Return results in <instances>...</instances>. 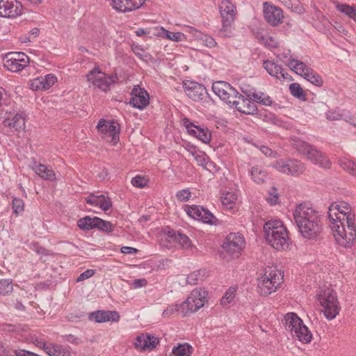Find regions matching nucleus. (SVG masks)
I'll list each match as a JSON object with an SVG mask.
<instances>
[{
  "label": "nucleus",
  "mask_w": 356,
  "mask_h": 356,
  "mask_svg": "<svg viewBox=\"0 0 356 356\" xmlns=\"http://www.w3.org/2000/svg\"><path fill=\"white\" fill-rule=\"evenodd\" d=\"M290 333L293 338H296L300 341L306 343L310 342L312 337L311 332L309 330L307 327L305 325L302 320L301 323L297 325L293 330V332Z\"/></svg>",
  "instance_id": "cd10ccee"
},
{
  "label": "nucleus",
  "mask_w": 356,
  "mask_h": 356,
  "mask_svg": "<svg viewBox=\"0 0 356 356\" xmlns=\"http://www.w3.org/2000/svg\"><path fill=\"white\" fill-rule=\"evenodd\" d=\"M145 0H112L113 8L120 12H129L140 8Z\"/></svg>",
  "instance_id": "5701e85b"
},
{
  "label": "nucleus",
  "mask_w": 356,
  "mask_h": 356,
  "mask_svg": "<svg viewBox=\"0 0 356 356\" xmlns=\"http://www.w3.org/2000/svg\"><path fill=\"white\" fill-rule=\"evenodd\" d=\"M212 90L220 99L232 106L239 94L234 88L225 81H216L213 83Z\"/></svg>",
  "instance_id": "1a4fd4ad"
},
{
  "label": "nucleus",
  "mask_w": 356,
  "mask_h": 356,
  "mask_svg": "<svg viewBox=\"0 0 356 356\" xmlns=\"http://www.w3.org/2000/svg\"><path fill=\"white\" fill-rule=\"evenodd\" d=\"M159 339L149 334H141L136 338L134 345L136 348L143 350L154 349L159 343Z\"/></svg>",
  "instance_id": "393cba45"
},
{
  "label": "nucleus",
  "mask_w": 356,
  "mask_h": 356,
  "mask_svg": "<svg viewBox=\"0 0 356 356\" xmlns=\"http://www.w3.org/2000/svg\"><path fill=\"white\" fill-rule=\"evenodd\" d=\"M183 123L190 135L197 138L206 144L211 141V132L207 127L202 128L200 126L195 125L186 118L183 119Z\"/></svg>",
  "instance_id": "dca6fc26"
},
{
  "label": "nucleus",
  "mask_w": 356,
  "mask_h": 356,
  "mask_svg": "<svg viewBox=\"0 0 356 356\" xmlns=\"http://www.w3.org/2000/svg\"><path fill=\"white\" fill-rule=\"evenodd\" d=\"M252 100L249 97L245 98L242 95L238 94L232 106L241 113L254 115L257 112V106Z\"/></svg>",
  "instance_id": "aec40b11"
},
{
  "label": "nucleus",
  "mask_w": 356,
  "mask_h": 356,
  "mask_svg": "<svg viewBox=\"0 0 356 356\" xmlns=\"http://www.w3.org/2000/svg\"><path fill=\"white\" fill-rule=\"evenodd\" d=\"M298 151L305 155L314 164L318 165L323 168H330L331 162L320 151L317 150L314 146L305 142H301L297 145Z\"/></svg>",
  "instance_id": "0eeeda50"
},
{
  "label": "nucleus",
  "mask_w": 356,
  "mask_h": 356,
  "mask_svg": "<svg viewBox=\"0 0 356 356\" xmlns=\"http://www.w3.org/2000/svg\"><path fill=\"white\" fill-rule=\"evenodd\" d=\"M204 296L197 289L192 291L187 299L181 304L168 306L163 312V316H170L175 313L181 314L183 316L188 313L197 312L203 307L204 302Z\"/></svg>",
  "instance_id": "20e7f679"
},
{
  "label": "nucleus",
  "mask_w": 356,
  "mask_h": 356,
  "mask_svg": "<svg viewBox=\"0 0 356 356\" xmlns=\"http://www.w3.org/2000/svg\"><path fill=\"white\" fill-rule=\"evenodd\" d=\"M327 218L337 243L345 248L356 243L355 214L346 202H333L329 207Z\"/></svg>",
  "instance_id": "f257e3e1"
},
{
  "label": "nucleus",
  "mask_w": 356,
  "mask_h": 356,
  "mask_svg": "<svg viewBox=\"0 0 356 356\" xmlns=\"http://www.w3.org/2000/svg\"><path fill=\"white\" fill-rule=\"evenodd\" d=\"M3 124L5 127L10 129L11 132H19L25 128V118L22 113H17L10 118H6L3 120Z\"/></svg>",
  "instance_id": "b1692460"
},
{
  "label": "nucleus",
  "mask_w": 356,
  "mask_h": 356,
  "mask_svg": "<svg viewBox=\"0 0 356 356\" xmlns=\"http://www.w3.org/2000/svg\"><path fill=\"white\" fill-rule=\"evenodd\" d=\"M137 252H138L137 249H136L134 248H131V247L123 246L121 248V252H122L124 254H133L136 253Z\"/></svg>",
  "instance_id": "338daca9"
},
{
  "label": "nucleus",
  "mask_w": 356,
  "mask_h": 356,
  "mask_svg": "<svg viewBox=\"0 0 356 356\" xmlns=\"http://www.w3.org/2000/svg\"><path fill=\"white\" fill-rule=\"evenodd\" d=\"M96 224V221L95 218H90L89 216H86L83 218H81L77 222L78 227L82 230H90L95 228V225Z\"/></svg>",
  "instance_id": "4c0bfd02"
},
{
  "label": "nucleus",
  "mask_w": 356,
  "mask_h": 356,
  "mask_svg": "<svg viewBox=\"0 0 356 356\" xmlns=\"http://www.w3.org/2000/svg\"><path fill=\"white\" fill-rule=\"evenodd\" d=\"M29 58L23 52H10L6 54L3 66L13 72H18L28 65Z\"/></svg>",
  "instance_id": "9b49d317"
},
{
  "label": "nucleus",
  "mask_w": 356,
  "mask_h": 356,
  "mask_svg": "<svg viewBox=\"0 0 356 356\" xmlns=\"http://www.w3.org/2000/svg\"><path fill=\"white\" fill-rule=\"evenodd\" d=\"M95 220L96 221L95 228L106 232H111L113 230V225L111 222L104 220L98 217H95Z\"/></svg>",
  "instance_id": "37998d69"
},
{
  "label": "nucleus",
  "mask_w": 356,
  "mask_h": 356,
  "mask_svg": "<svg viewBox=\"0 0 356 356\" xmlns=\"http://www.w3.org/2000/svg\"><path fill=\"white\" fill-rule=\"evenodd\" d=\"M40 80H42V85L43 87L42 88L45 90L50 88L56 83L57 78L52 74H48L44 76H41Z\"/></svg>",
  "instance_id": "49530a36"
},
{
  "label": "nucleus",
  "mask_w": 356,
  "mask_h": 356,
  "mask_svg": "<svg viewBox=\"0 0 356 356\" xmlns=\"http://www.w3.org/2000/svg\"><path fill=\"white\" fill-rule=\"evenodd\" d=\"M184 90L187 96L195 102L202 100L207 93L206 88L196 82L185 83Z\"/></svg>",
  "instance_id": "412c9836"
},
{
  "label": "nucleus",
  "mask_w": 356,
  "mask_h": 356,
  "mask_svg": "<svg viewBox=\"0 0 356 356\" xmlns=\"http://www.w3.org/2000/svg\"><path fill=\"white\" fill-rule=\"evenodd\" d=\"M42 81V80H40V76L31 80L30 82V88L33 90H44V89L42 88V87H43Z\"/></svg>",
  "instance_id": "4d7b16f0"
},
{
  "label": "nucleus",
  "mask_w": 356,
  "mask_h": 356,
  "mask_svg": "<svg viewBox=\"0 0 356 356\" xmlns=\"http://www.w3.org/2000/svg\"><path fill=\"white\" fill-rule=\"evenodd\" d=\"M237 199V195L227 193L224 197H222V204L226 209L232 210L234 207L235 202Z\"/></svg>",
  "instance_id": "ea45409f"
},
{
  "label": "nucleus",
  "mask_w": 356,
  "mask_h": 356,
  "mask_svg": "<svg viewBox=\"0 0 356 356\" xmlns=\"http://www.w3.org/2000/svg\"><path fill=\"white\" fill-rule=\"evenodd\" d=\"M55 345L56 344L54 343L47 344L45 349L44 350V352L49 356H56Z\"/></svg>",
  "instance_id": "0e129e2a"
},
{
  "label": "nucleus",
  "mask_w": 356,
  "mask_h": 356,
  "mask_svg": "<svg viewBox=\"0 0 356 356\" xmlns=\"http://www.w3.org/2000/svg\"><path fill=\"white\" fill-rule=\"evenodd\" d=\"M344 115L337 111H329L326 113V118L329 120H339L343 118Z\"/></svg>",
  "instance_id": "5fc2aeb1"
},
{
  "label": "nucleus",
  "mask_w": 356,
  "mask_h": 356,
  "mask_svg": "<svg viewBox=\"0 0 356 356\" xmlns=\"http://www.w3.org/2000/svg\"><path fill=\"white\" fill-rule=\"evenodd\" d=\"M87 79L93 83L94 86H97L99 88L104 91L108 90V79L106 75L101 72L99 68H94L90 70L87 76Z\"/></svg>",
  "instance_id": "4be33fe9"
},
{
  "label": "nucleus",
  "mask_w": 356,
  "mask_h": 356,
  "mask_svg": "<svg viewBox=\"0 0 356 356\" xmlns=\"http://www.w3.org/2000/svg\"><path fill=\"white\" fill-rule=\"evenodd\" d=\"M88 319L99 323L108 321L118 322L120 320V315L116 311L97 310L89 314Z\"/></svg>",
  "instance_id": "6ab92c4d"
},
{
  "label": "nucleus",
  "mask_w": 356,
  "mask_h": 356,
  "mask_svg": "<svg viewBox=\"0 0 356 356\" xmlns=\"http://www.w3.org/2000/svg\"><path fill=\"white\" fill-rule=\"evenodd\" d=\"M318 300L324 309V314L328 320L336 317L340 311L337 293L330 287H323L318 295Z\"/></svg>",
  "instance_id": "39448f33"
},
{
  "label": "nucleus",
  "mask_w": 356,
  "mask_h": 356,
  "mask_svg": "<svg viewBox=\"0 0 356 356\" xmlns=\"http://www.w3.org/2000/svg\"><path fill=\"white\" fill-rule=\"evenodd\" d=\"M236 7L229 0H223L219 6V11L222 17V28L226 31L235 18Z\"/></svg>",
  "instance_id": "a211bd4d"
},
{
  "label": "nucleus",
  "mask_w": 356,
  "mask_h": 356,
  "mask_svg": "<svg viewBox=\"0 0 356 356\" xmlns=\"http://www.w3.org/2000/svg\"><path fill=\"white\" fill-rule=\"evenodd\" d=\"M33 250L34 251H35L38 254H42V255H49L50 254V252L49 250L44 248L42 246H40L37 243H34L33 244Z\"/></svg>",
  "instance_id": "e2e57ef3"
},
{
  "label": "nucleus",
  "mask_w": 356,
  "mask_h": 356,
  "mask_svg": "<svg viewBox=\"0 0 356 356\" xmlns=\"http://www.w3.org/2000/svg\"><path fill=\"white\" fill-rule=\"evenodd\" d=\"M245 246V239L239 233H230L223 244V248L233 258L238 257Z\"/></svg>",
  "instance_id": "f8f14e48"
},
{
  "label": "nucleus",
  "mask_w": 356,
  "mask_h": 356,
  "mask_svg": "<svg viewBox=\"0 0 356 356\" xmlns=\"http://www.w3.org/2000/svg\"><path fill=\"white\" fill-rule=\"evenodd\" d=\"M22 5L17 0H0V17H16L22 14Z\"/></svg>",
  "instance_id": "f3484780"
},
{
  "label": "nucleus",
  "mask_w": 356,
  "mask_h": 356,
  "mask_svg": "<svg viewBox=\"0 0 356 356\" xmlns=\"http://www.w3.org/2000/svg\"><path fill=\"white\" fill-rule=\"evenodd\" d=\"M336 7L337 10L344 13L350 18L355 19L356 17V9L353 6H350L348 4L338 3Z\"/></svg>",
  "instance_id": "a18cd8bd"
},
{
  "label": "nucleus",
  "mask_w": 356,
  "mask_h": 356,
  "mask_svg": "<svg viewBox=\"0 0 356 356\" xmlns=\"http://www.w3.org/2000/svg\"><path fill=\"white\" fill-rule=\"evenodd\" d=\"M56 356H70V352L63 346L55 345Z\"/></svg>",
  "instance_id": "bf43d9fd"
},
{
  "label": "nucleus",
  "mask_w": 356,
  "mask_h": 356,
  "mask_svg": "<svg viewBox=\"0 0 356 356\" xmlns=\"http://www.w3.org/2000/svg\"><path fill=\"white\" fill-rule=\"evenodd\" d=\"M266 95L263 92H252L248 95V97L252 99L254 102L260 103V100L264 98Z\"/></svg>",
  "instance_id": "052dcab7"
},
{
  "label": "nucleus",
  "mask_w": 356,
  "mask_h": 356,
  "mask_svg": "<svg viewBox=\"0 0 356 356\" xmlns=\"http://www.w3.org/2000/svg\"><path fill=\"white\" fill-rule=\"evenodd\" d=\"M88 204L92 206L99 207L103 211H108L112 207V202L111 198L106 197L104 195H95L91 193L88 197L86 198Z\"/></svg>",
  "instance_id": "a878e982"
},
{
  "label": "nucleus",
  "mask_w": 356,
  "mask_h": 356,
  "mask_svg": "<svg viewBox=\"0 0 356 356\" xmlns=\"http://www.w3.org/2000/svg\"><path fill=\"white\" fill-rule=\"evenodd\" d=\"M163 232L170 239L178 243L183 248L188 249L191 246V241L189 238L180 232H176L174 229L167 227L163 229Z\"/></svg>",
  "instance_id": "bb28decb"
},
{
  "label": "nucleus",
  "mask_w": 356,
  "mask_h": 356,
  "mask_svg": "<svg viewBox=\"0 0 356 356\" xmlns=\"http://www.w3.org/2000/svg\"><path fill=\"white\" fill-rule=\"evenodd\" d=\"M12 208L15 214H21L24 210V202L23 200L19 197H14L12 202Z\"/></svg>",
  "instance_id": "09e8293b"
},
{
  "label": "nucleus",
  "mask_w": 356,
  "mask_h": 356,
  "mask_svg": "<svg viewBox=\"0 0 356 356\" xmlns=\"http://www.w3.org/2000/svg\"><path fill=\"white\" fill-rule=\"evenodd\" d=\"M97 129L104 139L113 145L119 142L120 127L113 120H99Z\"/></svg>",
  "instance_id": "6e6552de"
},
{
  "label": "nucleus",
  "mask_w": 356,
  "mask_h": 356,
  "mask_svg": "<svg viewBox=\"0 0 356 356\" xmlns=\"http://www.w3.org/2000/svg\"><path fill=\"white\" fill-rule=\"evenodd\" d=\"M13 290V280L11 279L0 280V295L7 296Z\"/></svg>",
  "instance_id": "79ce46f5"
},
{
  "label": "nucleus",
  "mask_w": 356,
  "mask_h": 356,
  "mask_svg": "<svg viewBox=\"0 0 356 356\" xmlns=\"http://www.w3.org/2000/svg\"><path fill=\"white\" fill-rule=\"evenodd\" d=\"M264 106H272L273 105V100L271 99L270 97L268 95H266L262 98V99L260 100V103Z\"/></svg>",
  "instance_id": "774afa93"
},
{
  "label": "nucleus",
  "mask_w": 356,
  "mask_h": 356,
  "mask_svg": "<svg viewBox=\"0 0 356 356\" xmlns=\"http://www.w3.org/2000/svg\"><path fill=\"white\" fill-rule=\"evenodd\" d=\"M95 270L88 269L79 275V276L76 279V282H82L85 280H87V279L92 277L95 275Z\"/></svg>",
  "instance_id": "13d9d810"
},
{
  "label": "nucleus",
  "mask_w": 356,
  "mask_h": 356,
  "mask_svg": "<svg viewBox=\"0 0 356 356\" xmlns=\"http://www.w3.org/2000/svg\"><path fill=\"white\" fill-rule=\"evenodd\" d=\"M263 65L270 76L280 79L279 76L280 72H282V67L280 65L269 60H264Z\"/></svg>",
  "instance_id": "f704fd0d"
},
{
  "label": "nucleus",
  "mask_w": 356,
  "mask_h": 356,
  "mask_svg": "<svg viewBox=\"0 0 356 356\" xmlns=\"http://www.w3.org/2000/svg\"><path fill=\"white\" fill-rule=\"evenodd\" d=\"M132 50L135 55L143 61L147 62L151 59V55L146 53L143 49L140 48L138 45L133 47Z\"/></svg>",
  "instance_id": "3c124183"
},
{
  "label": "nucleus",
  "mask_w": 356,
  "mask_h": 356,
  "mask_svg": "<svg viewBox=\"0 0 356 356\" xmlns=\"http://www.w3.org/2000/svg\"><path fill=\"white\" fill-rule=\"evenodd\" d=\"M293 218L299 232L305 238H316L323 230L318 212L306 204H300L296 207L293 212Z\"/></svg>",
  "instance_id": "f03ea898"
},
{
  "label": "nucleus",
  "mask_w": 356,
  "mask_h": 356,
  "mask_svg": "<svg viewBox=\"0 0 356 356\" xmlns=\"http://www.w3.org/2000/svg\"><path fill=\"white\" fill-rule=\"evenodd\" d=\"M289 66L291 67L292 70H293L296 74L305 77V74L307 72H309L311 70V67L306 65L303 62L299 61L296 59L290 60L289 63Z\"/></svg>",
  "instance_id": "473e14b6"
},
{
  "label": "nucleus",
  "mask_w": 356,
  "mask_h": 356,
  "mask_svg": "<svg viewBox=\"0 0 356 356\" xmlns=\"http://www.w3.org/2000/svg\"><path fill=\"white\" fill-rule=\"evenodd\" d=\"M339 164L345 170L356 177V164L353 161L343 158L339 160Z\"/></svg>",
  "instance_id": "c03bdc74"
},
{
  "label": "nucleus",
  "mask_w": 356,
  "mask_h": 356,
  "mask_svg": "<svg viewBox=\"0 0 356 356\" xmlns=\"http://www.w3.org/2000/svg\"><path fill=\"white\" fill-rule=\"evenodd\" d=\"M63 337L66 341L72 344L78 345L81 342L79 338L75 337L73 334H66L63 336Z\"/></svg>",
  "instance_id": "680f3d73"
},
{
  "label": "nucleus",
  "mask_w": 356,
  "mask_h": 356,
  "mask_svg": "<svg viewBox=\"0 0 356 356\" xmlns=\"http://www.w3.org/2000/svg\"><path fill=\"white\" fill-rule=\"evenodd\" d=\"M304 78L316 86H321L323 83L321 76L313 69H311L309 72H307Z\"/></svg>",
  "instance_id": "a19ab883"
},
{
  "label": "nucleus",
  "mask_w": 356,
  "mask_h": 356,
  "mask_svg": "<svg viewBox=\"0 0 356 356\" xmlns=\"http://www.w3.org/2000/svg\"><path fill=\"white\" fill-rule=\"evenodd\" d=\"M289 90L291 94L300 100H306V95L303 92L300 85L298 83H293L289 86Z\"/></svg>",
  "instance_id": "58836bf2"
},
{
  "label": "nucleus",
  "mask_w": 356,
  "mask_h": 356,
  "mask_svg": "<svg viewBox=\"0 0 356 356\" xmlns=\"http://www.w3.org/2000/svg\"><path fill=\"white\" fill-rule=\"evenodd\" d=\"M191 196V193L188 189H184L178 191L176 194L177 198L181 202L188 201Z\"/></svg>",
  "instance_id": "864d4df0"
},
{
  "label": "nucleus",
  "mask_w": 356,
  "mask_h": 356,
  "mask_svg": "<svg viewBox=\"0 0 356 356\" xmlns=\"http://www.w3.org/2000/svg\"><path fill=\"white\" fill-rule=\"evenodd\" d=\"M282 323L286 331L293 332L296 326L301 323V319L295 313H288L284 316Z\"/></svg>",
  "instance_id": "2f4dec72"
},
{
  "label": "nucleus",
  "mask_w": 356,
  "mask_h": 356,
  "mask_svg": "<svg viewBox=\"0 0 356 356\" xmlns=\"http://www.w3.org/2000/svg\"><path fill=\"white\" fill-rule=\"evenodd\" d=\"M271 165L280 172L291 175H298L305 170L300 161L293 159H280L272 163Z\"/></svg>",
  "instance_id": "9d476101"
},
{
  "label": "nucleus",
  "mask_w": 356,
  "mask_h": 356,
  "mask_svg": "<svg viewBox=\"0 0 356 356\" xmlns=\"http://www.w3.org/2000/svg\"><path fill=\"white\" fill-rule=\"evenodd\" d=\"M266 200L270 205H275L280 202L279 194L277 193L276 188H272V190L269 191L268 197Z\"/></svg>",
  "instance_id": "603ef678"
},
{
  "label": "nucleus",
  "mask_w": 356,
  "mask_h": 356,
  "mask_svg": "<svg viewBox=\"0 0 356 356\" xmlns=\"http://www.w3.org/2000/svg\"><path fill=\"white\" fill-rule=\"evenodd\" d=\"M37 175L45 180L54 181L56 179V175L53 170L48 168L44 164H36L33 168Z\"/></svg>",
  "instance_id": "7c9ffc66"
},
{
  "label": "nucleus",
  "mask_w": 356,
  "mask_h": 356,
  "mask_svg": "<svg viewBox=\"0 0 356 356\" xmlns=\"http://www.w3.org/2000/svg\"><path fill=\"white\" fill-rule=\"evenodd\" d=\"M207 271L205 269H201L194 271L188 275L186 282L191 285L197 284L199 281H203L206 277Z\"/></svg>",
  "instance_id": "c9c22d12"
},
{
  "label": "nucleus",
  "mask_w": 356,
  "mask_h": 356,
  "mask_svg": "<svg viewBox=\"0 0 356 356\" xmlns=\"http://www.w3.org/2000/svg\"><path fill=\"white\" fill-rule=\"evenodd\" d=\"M0 356H14L10 354L9 350L5 346L2 341L0 340Z\"/></svg>",
  "instance_id": "69168bd1"
},
{
  "label": "nucleus",
  "mask_w": 356,
  "mask_h": 356,
  "mask_svg": "<svg viewBox=\"0 0 356 356\" xmlns=\"http://www.w3.org/2000/svg\"><path fill=\"white\" fill-rule=\"evenodd\" d=\"M192 346L188 343L179 344L172 349V356H190L192 353Z\"/></svg>",
  "instance_id": "e433bc0d"
},
{
  "label": "nucleus",
  "mask_w": 356,
  "mask_h": 356,
  "mask_svg": "<svg viewBox=\"0 0 356 356\" xmlns=\"http://www.w3.org/2000/svg\"><path fill=\"white\" fill-rule=\"evenodd\" d=\"M194 159L200 165L204 168H207L209 164L211 165H213V163L209 161V157L204 152H199Z\"/></svg>",
  "instance_id": "8fccbe9b"
},
{
  "label": "nucleus",
  "mask_w": 356,
  "mask_h": 356,
  "mask_svg": "<svg viewBox=\"0 0 356 356\" xmlns=\"http://www.w3.org/2000/svg\"><path fill=\"white\" fill-rule=\"evenodd\" d=\"M250 173L252 180L257 184H262L268 179L267 171L261 166H253Z\"/></svg>",
  "instance_id": "c85d7f7f"
},
{
  "label": "nucleus",
  "mask_w": 356,
  "mask_h": 356,
  "mask_svg": "<svg viewBox=\"0 0 356 356\" xmlns=\"http://www.w3.org/2000/svg\"><path fill=\"white\" fill-rule=\"evenodd\" d=\"M131 184L134 186L143 188L147 184V179L143 177L136 176L132 179Z\"/></svg>",
  "instance_id": "6e6d98bb"
},
{
  "label": "nucleus",
  "mask_w": 356,
  "mask_h": 356,
  "mask_svg": "<svg viewBox=\"0 0 356 356\" xmlns=\"http://www.w3.org/2000/svg\"><path fill=\"white\" fill-rule=\"evenodd\" d=\"M131 99L129 104L134 108L140 110L144 109L149 103V96L148 92L140 88L138 85L135 86L131 92Z\"/></svg>",
  "instance_id": "2eb2a0df"
},
{
  "label": "nucleus",
  "mask_w": 356,
  "mask_h": 356,
  "mask_svg": "<svg viewBox=\"0 0 356 356\" xmlns=\"http://www.w3.org/2000/svg\"><path fill=\"white\" fill-rule=\"evenodd\" d=\"M159 36L170 39L172 41H181L184 38V34L180 32H170L163 28H160L156 30V33H154Z\"/></svg>",
  "instance_id": "72a5a7b5"
},
{
  "label": "nucleus",
  "mask_w": 356,
  "mask_h": 356,
  "mask_svg": "<svg viewBox=\"0 0 356 356\" xmlns=\"http://www.w3.org/2000/svg\"><path fill=\"white\" fill-rule=\"evenodd\" d=\"M189 33H191L195 39L200 40L202 44L209 48L214 47L217 42L211 36L204 34L193 27H190Z\"/></svg>",
  "instance_id": "c756f323"
},
{
  "label": "nucleus",
  "mask_w": 356,
  "mask_h": 356,
  "mask_svg": "<svg viewBox=\"0 0 356 356\" xmlns=\"http://www.w3.org/2000/svg\"><path fill=\"white\" fill-rule=\"evenodd\" d=\"M263 12L266 22L272 26H277L283 22L282 10L270 2L266 1L263 4Z\"/></svg>",
  "instance_id": "4468645a"
},
{
  "label": "nucleus",
  "mask_w": 356,
  "mask_h": 356,
  "mask_svg": "<svg viewBox=\"0 0 356 356\" xmlns=\"http://www.w3.org/2000/svg\"><path fill=\"white\" fill-rule=\"evenodd\" d=\"M264 232L267 243L277 250H286L291 244L288 231L282 222L270 220L264 225Z\"/></svg>",
  "instance_id": "7ed1b4c3"
},
{
  "label": "nucleus",
  "mask_w": 356,
  "mask_h": 356,
  "mask_svg": "<svg viewBox=\"0 0 356 356\" xmlns=\"http://www.w3.org/2000/svg\"><path fill=\"white\" fill-rule=\"evenodd\" d=\"M283 276L279 270L269 268L258 280L259 293L263 296L272 293L281 284Z\"/></svg>",
  "instance_id": "423d86ee"
},
{
  "label": "nucleus",
  "mask_w": 356,
  "mask_h": 356,
  "mask_svg": "<svg viewBox=\"0 0 356 356\" xmlns=\"http://www.w3.org/2000/svg\"><path fill=\"white\" fill-rule=\"evenodd\" d=\"M185 211L195 220H201L209 225H216L218 219L207 209L197 205H186Z\"/></svg>",
  "instance_id": "ddd939ff"
},
{
  "label": "nucleus",
  "mask_w": 356,
  "mask_h": 356,
  "mask_svg": "<svg viewBox=\"0 0 356 356\" xmlns=\"http://www.w3.org/2000/svg\"><path fill=\"white\" fill-rule=\"evenodd\" d=\"M236 292V287H230L224 294L222 298H221V304L222 305H226L232 302L235 297V294Z\"/></svg>",
  "instance_id": "de8ad7c7"
}]
</instances>
